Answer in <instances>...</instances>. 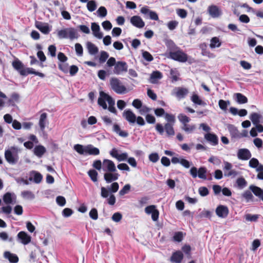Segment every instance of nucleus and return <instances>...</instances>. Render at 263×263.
<instances>
[{
  "label": "nucleus",
  "instance_id": "obj_59",
  "mask_svg": "<svg viewBox=\"0 0 263 263\" xmlns=\"http://www.w3.org/2000/svg\"><path fill=\"white\" fill-rule=\"evenodd\" d=\"M75 49L76 53L78 55L81 56L83 53V49L82 45L79 43H76L75 44Z\"/></svg>",
  "mask_w": 263,
  "mask_h": 263
},
{
  "label": "nucleus",
  "instance_id": "obj_62",
  "mask_svg": "<svg viewBox=\"0 0 263 263\" xmlns=\"http://www.w3.org/2000/svg\"><path fill=\"white\" fill-rule=\"evenodd\" d=\"M57 203L61 206H64L66 204V199L63 196H58L56 198Z\"/></svg>",
  "mask_w": 263,
  "mask_h": 263
},
{
  "label": "nucleus",
  "instance_id": "obj_20",
  "mask_svg": "<svg viewBox=\"0 0 263 263\" xmlns=\"http://www.w3.org/2000/svg\"><path fill=\"white\" fill-rule=\"evenodd\" d=\"M204 138L213 145H216L218 143V139L217 136L212 133H207L204 135Z\"/></svg>",
  "mask_w": 263,
  "mask_h": 263
},
{
  "label": "nucleus",
  "instance_id": "obj_42",
  "mask_svg": "<svg viewBox=\"0 0 263 263\" xmlns=\"http://www.w3.org/2000/svg\"><path fill=\"white\" fill-rule=\"evenodd\" d=\"M242 196L247 201H253L254 198L252 193L249 190L245 191L242 194Z\"/></svg>",
  "mask_w": 263,
  "mask_h": 263
},
{
  "label": "nucleus",
  "instance_id": "obj_38",
  "mask_svg": "<svg viewBox=\"0 0 263 263\" xmlns=\"http://www.w3.org/2000/svg\"><path fill=\"white\" fill-rule=\"evenodd\" d=\"M236 183L238 187L240 189H243L247 184L246 180L243 177L238 178L236 180Z\"/></svg>",
  "mask_w": 263,
  "mask_h": 263
},
{
  "label": "nucleus",
  "instance_id": "obj_13",
  "mask_svg": "<svg viewBox=\"0 0 263 263\" xmlns=\"http://www.w3.org/2000/svg\"><path fill=\"white\" fill-rule=\"evenodd\" d=\"M215 212L219 217L226 218L228 215L229 209L227 206L219 205L216 208Z\"/></svg>",
  "mask_w": 263,
  "mask_h": 263
},
{
  "label": "nucleus",
  "instance_id": "obj_43",
  "mask_svg": "<svg viewBox=\"0 0 263 263\" xmlns=\"http://www.w3.org/2000/svg\"><path fill=\"white\" fill-rule=\"evenodd\" d=\"M74 150L81 155H85V146L81 144H76L74 146Z\"/></svg>",
  "mask_w": 263,
  "mask_h": 263
},
{
  "label": "nucleus",
  "instance_id": "obj_46",
  "mask_svg": "<svg viewBox=\"0 0 263 263\" xmlns=\"http://www.w3.org/2000/svg\"><path fill=\"white\" fill-rule=\"evenodd\" d=\"M87 8L90 12L95 11L97 8V4L95 1H89L87 4Z\"/></svg>",
  "mask_w": 263,
  "mask_h": 263
},
{
  "label": "nucleus",
  "instance_id": "obj_21",
  "mask_svg": "<svg viewBox=\"0 0 263 263\" xmlns=\"http://www.w3.org/2000/svg\"><path fill=\"white\" fill-rule=\"evenodd\" d=\"M100 154L99 148L94 147L93 145L89 144L85 146V155L96 156Z\"/></svg>",
  "mask_w": 263,
  "mask_h": 263
},
{
  "label": "nucleus",
  "instance_id": "obj_11",
  "mask_svg": "<svg viewBox=\"0 0 263 263\" xmlns=\"http://www.w3.org/2000/svg\"><path fill=\"white\" fill-rule=\"evenodd\" d=\"M102 169L104 171L112 172L115 171V165L113 161L105 159L102 163Z\"/></svg>",
  "mask_w": 263,
  "mask_h": 263
},
{
  "label": "nucleus",
  "instance_id": "obj_15",
  "mask_svg": "<svg viewBox=\"0 0 263 263\" xmlns=\"http://www.w3.org/2000/svg\"><path fill=\"white\" fill-rule=\"evenodd\" d=\"M130 22L134 26L139 28H142L145 25V23L142 19L137 15L132 16L130 18Z\"/></svg>",
  "mask_w": 263,
  "mask_h": 263
},
{
  "label": "nucleus",
  "instance_id": "obj_63",
  "mask_svg": "<svg viewBox=\"0 0 263 263\" xmlns=\"http://www.w3.org/2000/svg\"><path fill=\"white\" fill-rule=\"evenodd\" d=\"M73 213V211L70 208H65L62 211L63 216L65 217H68L71 216Z\"/></svg>",
  "mask_w": 263,
  "mask_h": 263
},
{
  "label": "nucleus",
  "instance_id": "obj_64",
  "mask_svg": "<svg viewBox=\"0 0 263 263\" xmlns=\"http://www.w3.org/2000/svg\"><path fill=\"white\" fill-rule=\"evenodd\" d=\"M69 71L70 74L71 76H73L78 72L79 68L76 65H72L70 67Z\"/></svg>",
  "mask_w": 263,
  "mask_h": 263
},
{
  "label": "nucleus",
  "instance_id": "obj_5",
  "mask_svg": "<svg viewBox=\"0 0 263 263\" xmlns=\"http://www.w3.org/2000/svg\"><path fill=\"white\" fill-rule=\"evenodd\" d=\"M173 123H166L164 126L160 123H157L155 126L156 131L161 135L165 132L167 137H172L175 135V130Z\"/></svg>",
  "mask_w": 263,
  "mask_h": 263
},
{
  "label": "nucleus",
  "instance_id": "obj_56",
  "mask_svg": "<svg viewBox=\"0 0 263 263\" xmlns=\"http://www.w3.org/2000/svg\"><path fill=\"white\" fill-rule=\"evenodd\" d=\"M127 158V154L126 153H122L119 154L116 150V159L119 161H125Z\"/></svg>",
  "mask_w": 263,
  "mask_h": 263
},
{
  "label": "nucleus",
  "instance_id": "obj_57",
  "mask_svg": "<svg viewBox=\"0 0 263 263\" xmlns=\"http://www.w3.org/2000/svg\"><path fill=\"white\" fill-rule=\"evenodd\" d=\"M143 58L148 62H151L153 60L154 58L152 55L148 51H144L142 53Z\"/></svg>",
  "mask_w": 263,
  "mask_h": 263
},
{
  "label": "nucleus",
  "instance_id": "obj_50",
  "mask_svg": "<svg viewBox=\"0 0 263 263\" xmlns=\"http://www.w3.org/2000/svg\"><path fill=\"white\" fill-rule=\"evenodd\" d=\"M164 116L165 119L167 121V123H173V124L174 125L176 120L175 117L174 115L166 113Z\"/></svg>",
  "mask_w": 263,
  "mask_h": 263
},
{
  "label": "nucleus",
  "instance_id": "obj_22",
  "mask_svg": "<svg viewBox=\"0 0 263 263\" xmlns=\"http://www.w3.org/2000/svg\"><path fill=\"white\" fill-rule=\"evenodd\" d=\"M47 122V114L46 112H43L40 116L39 122L40 128L42 131L44 130L46 126V124Z\"/></svg>",
  "mask_w": 263,
  "mask_h": 263
},
{
  "label": "nucleus",
  "instance_id": "obj_10",
  "mask_svg": "<svg viewBox=\"0 0 263 263\" xmlns=\"http://www.w3.org/2000/svg\"><path fill=\"white\" fill-rule=\"evenodd\" d=\"M183 254L181 251H176L172 253L170 260L172 263H181L183 259Z\"/></svg>",
  "mask_w": 263,
  "mask_h": 263
},
{
  "label": "nucleus",
  "instance_id": "obj_16",
  "mask_svg": "<svg viewBox=\"0 0 263 263\" xmlns=\"http://www.w3.org/2000/svg\"><path fill=\"white\" fill-rule=\"evenodd\" d=\"M123 117L129 123H135L136 120L135 114L130 109L125 110L123 113Z\"/></svg>",
  "mask_w": 263,
  "mask_h": 263
},
{
  "label": "nucleus",
  "instance_id": "obj_58",
  "mask_svg": "<svg viewBox=\"0 0 263 263\" xmlns=\"http://www.w3.org/2000/svg\"><path fill=\"white\" fill-rule=\"evenodd\" d=\"M109 55L108 54L104 51H102L101 52L100 57L99 58V61L100 63H104L105 62L107 58H108Z\"/></svg>",
  "mask_w": 263,
  "mask_h": 263
},
{
  "label": "nucleus",
  "instance_id": "obj_47",
  "mask_svg": "<svg viewBox=\"0 0 263 263\" xmlns=\"http://www.w3.org/2000/svg\"><path fill=\"white\" fill-rule=\"evenodd\" d=\"M107 10L104 6H101L98 9L97 13L100 17H104L107 15Z\"/></svg>",
  "mask_w": 263,
  "mask_h": 263
},
{
  "label": "nucleus",
  "instance_id": "obj_14",
  "mask_svg": "<svg viewBox=\"0 0 263 263\" xmlns=\"http://www.w3.org/2000/svg\"><path fill=\"white\" fill-rule=\"evenodd\" d=\"M17 237L18 239H19L23 245H27L31 241V236H29L26 232H20L17 234Z\"/></svg>",
  "mask_w": 263,
  "mask_h": 263
},
{
  "label": "nucleus",
  "instance_id": "obj_24",
  "mask_svg": "<svg viewBox=\"0 0 263 263\" xmlns=\"http://www.w3.org/2000/svg\"><path fill=\"white\" fill-rule=\"evenodd\" d=\"M4 256L11 262L16 263L18 261V256L16 254L11 253L10 252H5L4 253Z\"/></svg>",
  "mask_w": 263,
  "mask_h": 263
},
{
  "label": "nucleus",
  "instance_id": "obj_55",
  "mask_svg": "<svg viewBox=\"0 0 263 263\" xmlns=\"http://www.w3.org/2000/svg\"><path fill=\"white\" fill-rule=\"evenodd\" d=\"M209 161L213 164L219 165L221 164V161L220 159L217 157L212 156L209 159Z\"/></svg>",
  "mask_w": 263,
  "mask_h": 263
},
{
  "label": "nucleus",
  "instance_id": "obj_53",
  "mask_svg": "<svg viewBox=\"0 0 263 263\" xmlns=\"http://www.w3.org/2000/svg\"><path fill=\"white\" fill-rule=\"evenodd\" d=\"M58 67L60 70L64 73H66L68 72L69 67L67 63H60L58 64Z\"/></svg>",
  "mask_w": 263,
  "mask_h": 263
},
{
  "label": "nucleus",
  "instance_id": "obj_49",
  "mask_svg": "<svg viewBox=\"0 0 263 263\" xmlns=\"http://www.w3.org/2000/svg\"><path fill=\"white\" fill-rule=\"evenodd\" d=\"M173 239L174 241L180 242L183 239V233L182 232H177L175 233L173 237Z\"/></svg>",
  "mask_w": 263,
  "mask_h": 263
},
{
  "label": "nucleus",
  "instance_id": "obj_18",
  "mask_svg": "<svg viewBox=\"0 0 263 263\" xmlns=\"http://www.w3.org/2000/svg\"><path fill=\"white\" fill-rule=\"evenodd\" d=\"M189 93V90L184 87H177L175 89L174 95L179 99L184 98Z\"/></svg>",
  "mask_w": 263,
  "mask_h": 263
},
{
  "label": "nucleus",
  "instance_id": "obj_2",
  "mask_svg": "<svg viewBox=\"0 0 263 263\" xmlns=\"http://www.w3.org/2000/svg\"><path fill=\"white\" fill-rule=\"evenodd\" d=\"M12 65L13 67L22 76H27L29 74H33L41 78L45 77L44 73L36 71L32 68H25L22 62L17 59L12 62Z\"/></svg>",
  "mask_w": 263,
  "mask_h": 263
},
{
  "label": "nucleus",
  "instance_id": "obj_23",
  "mask_svg": "<svg viewBox=\"0 0 263 263\" xmlns=\"http://www.w3.org/2000/svg\"><path fill=\"white\" fill-rule=\"evenodd\" d=\"M127 92L126 87L116 79V93L124 94Z\"/></svg>",
  "mask_w": 263,
  "mask_h": 263
},
{
  "label": "nucleus",
  "instance_id": "obj_36",
  "mask_svg": "<svg viewBox=\"0 0 263 263\" xmlns=\"http://www.w3.org/2000/svg\"><path fill=\"white\" fill-rule=\"evenodd\" d=\"M58 36L60 39H69L71 40L78 37V34H58Z\"/></svg>",
  "mask_w": 263,
  "mask_h": 263
},
{
  "label": "nucleus",
  "instance_id": "obj_7",
  "mask_svg": "<svg viewBox=\"0 0 263 263\" xmlns=\"http://www.w3.org/2000/svg\"><path fill=\"white\" fill-rule=\"evenodd\" d=\"M140 12L145 15V17L152 20L157 21L159 18L157 14L155 12L150 10L147 7H142Z\"/></svg>",
  "mask_w": 263,
  "mask_h": 263
},
{
  "label": "nucleus",
  "instance_id": "obj_40",
  "mask_svg": "<svg viewBox=\"0 0 263 263\" xmlns=\"http://www.w3.org/2000/svg\"><path fill=\"white\" fill-rule=\"evenodd\" d=\"M230 104V102L228 101H224L223 100H220L218 102V105L220 108L223 110H226L227 109L228 106Z\"/></svg>",
  "mask_w": 263,
  "mask_h": 263
},
{
  "label": "nucleus",
  "instance_id": "obj_8",
  "mask_svg": "<svg viewBox=\"0 0 263 263\" xmlns=\"http://www.w3.org/2000/svg\"><path fill=\"white\" fill-rule=\"evenodd\" d=\"M35 25L42 33H49L51 31L52 26L47 23L36 21Z\"/></svg>",
  "mask_w": 263,
  "mask_h": 263
},
{
  "label": "nucleus",
  "instance_id": "obj_3",
  "mask_svg": "<svg viewBox=\"0 0 263 263\" xmlns=\"http://www.w3.org/2000/svg\"><path fill=\"white\" fill-rule=\"evenodd\" d=\"M106 101L108 103V109L109 111L112 113H115V107H114L115 102L112 98L103 91H100L98 104L104 109L107 108Z\"/></svg>",
  "mask_w": 263,
  "mask_h": 263
},
{
  "label": "nucleus",
  "instance_id": "obj_26",
  "mask_svg": "<svg viewBox=\"0 0 263 263\" xmlns=\"http://www.w3.org/2000/svg\"><path fill=\"white\" fill-rule=\"evenodd\" d=\"M196 128L195 124H189L188 123L183 124L181 126L182 130L187 134L193 133Z\"/></svg>",
  "mask_w": 263,
  "mask_h": 263
},
{
  "label": "nucleus",
  "instance_id": "obj_45",
  "mask_svg": "<svg viewBox=\"0 0 263 263\" xmlns=\"http://www.w3.org/2000/svg\"><path fill=\"white\" fill-rule=\"evenodd\" d=\"M104 179L108 183H110L115 180V175L109 173H106L104 174Z\"/></svg>",
  "mask_w": 263,
  "mask_h": 263
},
{
  "label": "nucleus",
  "instance_id": "obj_34",
  "mask_svg": "<svg viewBox=\"0 0 263 263\" xmlns=\"http://www.w3.org/2000/svg\"><path fill=\"white\" fill-rule=\"evenodd\" d=\"M162 78V74L159 71H154L151 74L150 79L152 83H154L156 79H160Z\"/></svg>",
  "mask_w": 263,
  "mask_h": 263
},
{
  "label": "nucleus",
  "instance_id": "obj_28",
  "mask_svg": "<svg viewBox=\"0 0 263 263\" xmlns=\"http://www.w3.org/2000/svg\"><path fill=\"white\" fill-rule=\"evenodd\" d=\"M249 189L253 193L255 196L258 197L259 198H260L263 194V190H262L259 187L253 185H251L249 186Z\"/></svg>",
  "mask_w": 263,
  "mask_h": 263
},
{
  "label": "nucleus",
  "instance_id": "obj_6",
  "mask_svg": "<svg viewBox=\"0 0 263 263\" xmlns=\"http://www.w3.org/2000/svg\"><path fill=\"white\" fill-rule=\"evenodd\" d=\"M208 12L213 18H218L222 14L221 10L217 6L214 5H211L208 7Z\"/></svg>",
  "mask_w": 263,
  "mask_h": 263
},
{
  "label": "nucleus",
  "instance_id": "obj_1",
  "mask_svg": "<svg viewBox=\"0 0 263 263\" xmlns=\"http://www.w3.org/2000/svg\"><path fill=\"white\" fill-rule=\"evenodd\" d=\"M166 54L168 58L181 63L186 62L188 59L187 54L175 45L169 47Z\"/></svg>",
  "mask_w": 263,
  "mask_h": 263
},
{
  "label": "nucleus",
  "instance_id": "obj_41",
  "mask_svg": "<svg viewBox=\"0 0 263 263\" xmlns=\"http://www.w3.org/2000/svg\"><path fill=\"white\" fill-rule=\"evenodd\" d=\"M206 169L205 167H200L198 170V174L197 176L199 178L206 179Z\"/></svg>",
  "mask_w": 263,
  "mask_h": 263
},
{
  "label": "nucleus",
  "instance_id": "obj_17",
  "mask_svg": "<svg viewBox=\"0 0 263 263\" xmlns=\"http://www.w3.org/2000/svg\"><path fill=\"white\" fill-rule=\"evenodd\" d=\"M128 65L125 62H116V74H122L127 71Z\"/></svg>",
  "mask_w": 263,
  "mask_h": 263
},
{
  "label": "nucleus",
  "instance_id": "obj_4",
  "mask_svg": "<svg viewBox=\"0 0 263 263\" xmlns=\"http://www.w3.org/2000/svg\"><path fill=\"white\" fill-rule=\"evenodd\" d=\"M101 190V195L102 197L107 198L110 195L109 197L107 199V203L109 205H114L115 203V196L112 193H115V182L112 183L110 186L106 188L102 187Z\"/></svg>",
  "mask_w": 263,
  "mask_h": 263
},
{
  "label": "nucleus",
  "instance_id": "obj_44",
  "mask_svg": "<svg viewBox=\"0 0 263 263\" xmlns=\"http://www.w3.org/2000/svg\"><path fill=\"white\" fill-rule=\"evenodd\" d=\"M181 250L187 255L188 258L191 257V248L189 245H184L182 247Z\"/></svg>",
  "mask_w": 263,
  "mask_h": 263
},
{
  "label": "nucleus",
  "instance_id": "obj_51",
  "mask_svg": "<svg viewBox=\"0 0 263 263\" xmlns=\"http://www.w3.org/2000/svg\"><path fill=\"white\" fill-rule=\"evenodd\" d=\"M199 194L201 196H206L209 194V191L206 187L201 186L198 189Z\"/></svg>",
  "mask_w": 263,
  "mask_h": 263
},
{
  "label": "nucleus",
  "instance_id": "obj_35",
  "mask_svg": "<svg viewBox=\"0 0 263 263\" xmlns=\"http://www.w3.org/2000/svg\"><path fill=\"white\" fill-rule=\"evenodd\" d=\"M192 101L197 105H205V103L202 101L196 94H194L191 97Z\"/></svg>",
  "mask_w": 263,
  "mask_h": 263
},
{
  "label": "nucleus",
  "instance_id": "obj_12",
  "mask_svg": "<svg viewBox=\"0 0 263 263\" xmlns=\"http://www.w3.org/2000/svg\"><path fill=\"white\" fill-rule=\"evenodd\" d=\"M251 156V152L247 148L239 149L237 153V157L240 160H247L250 159Z\"/></svg>",
  "mask_w": 263,
  "mask_h": 263
},
{
  "label": "nucleus",
  "instance_id": "obj_29",
  "mask_svg": "<svg viewBox=\"0 0 263 263\" xmlns=\"http://www.w3.org/2000/svg\"><path fill=\"white\" fill-rule=\"evenodd\" d=\"M221 45V42L218 37H213L211 39L210 44V47L214 49L219 47Z\"/></svg>",
  "mask_w": 263,
  "mask_h": 263
},
{
  "label": "nucleus",
  "instance_id": "obj_31",
  "mask_svg": "<svg viewBox=\"0 0 263 263\" xmlns=\"http://www.w3.org/2000/svg\"><path fill=\"white\" fill-rule=\"evenodd\" d=\"M87 47L89 53L90 54H95L98 52V48L97 46H95V44H92L91 42H88L87 44Z\"/></svg>",
  "mask_w": 263,
  "mask_h": 263
},
{
  "label": "nucleus",
  "instance_id": "obj_32",
  "mask_svg": "<svg viewBox=\"0 0 263 263\" xmlns=\"http://www.w3.org/2000/svg\"><path fill=\"white\" fill-rule=\"evenodd\" d=\"M261 116L256 112L252 113L250 117V119L252 122L253 124H257L260 122V119Z\"/></svg>",
  "mask_w": 263,
  "mask_h": 263
},
{
  "label": "nucleus",
  "instance_id": "obj_54",
  "mask_svg": "<svg viewBox=\"0 0 263 263\" xmlns=\"http://www.w3.org/2000/svg\"><path fill=\"white\" fill-rule=\"evenodd\" d=\"M22 196L23 198H27L30 199H33L34 198V195L32 192L29 191H24L22 192Z\"/></svg>",
  "mask_w": 263,
  "mask_h": 263
},
{
  "label": "nucleus",
  "instance_id": "obj_9",
  "mask_svg": "<svg viewBox=\"0 0 263 263\" xmlns=\"http://www.w3.org/2000/svg\"><path fill=\"white\" fill-rule=\"evenodd\" d=\"M224 166L223 169L224 171L225 176L229 177L231 176H235L237 175V172L234 170H232L233 166L231 163L227 161H224Z\"/></svg>",
  "mask_w": 263,
  "mask_h": 263
},
{
  "label": "nucleus",
  "instance_id": "obj_30",
  "mask_svg": "<svg viewBox=\"0 0 263 263\" xmlns=\"http://www.w3.org/2000/svg\"><path fill=\"white\" fill-rule=\"evenodd\" d=\"M235 96H236V101L239 104H245L248 102L247 98L242 93H236Z\"/></svg>",
  "mask_w": 263,
  "mask_h": 263
},
{
  "label": "nucleus",
  "instance_id": "obj_61",
  "mask_svg": "<svg viewBox=\"0 0 263 263\" xmlns=\"http://www.w3.org/2000/svg\"><path fill=\"white\" fill-rule=\"evenodd\" d=\"M89 216L93 220H97L98 218V211L96 209H92L89 212Z\"/></svg>",
  "mask_w": 263,
  "mask_h": 263
},
{
  "label": "nucleus",
  "instance_id": "obj_60",
  "mask_svg": "<svg viewBox=\"0 0 263 263\" xmlns=\"http://www.w3.org/2000/svg\"><path fill=\"white\" fill-rule=\"evenodd\" d=\"M130 186L129 184H126L124 187L120 191L119 194L120 195L122 196L127 194L130 190Z\"/></svg>",
  "mask_w": 263,
  "mask_h": 263
},
{
  "label": "nucleus",
  "instance_id": "obj_19",
  "mask_svg": "<svg viewBox=\"0 0 263 263\" xmlns=\"http://www.w3.org/2000/svg\"><path fill=\"white\" fill-rule=\"evenodd\" d=\"M228 129L231 136L233 138H240L241 137H246V135H242L241 134L239 133L237 128L234 125H230L228 127Z\"/></svg>",
  "mask_w": 263,
  "mask_h": 263
},
{
  "label": "nucleus",
  "instance_id": "obj_37",
  "mask_svg": "<svg viewBox=\"0 0 263 263\" xmlns=\"http://www.w3.org/2000/svg\"><path fill=\"white\" fill-rule=\"evenodd\" d=\"M4 202L7 204H9L12 203V194L9 192L5 193L3 198Z\"/></svg>",
  "mask_w": 263,
  "mask_h": 263
},
{
  "label": "nucleus",
  "instance_id": "obj_48",
  "mask_svg": "<svg viewBox=\"0 0 263 263\" xmlns=\"http://www.w3.org/2000/svg\"><path fill=\"white\" fill-rule=\"evenodd\" d=\"M88 174L93 182L97 181L98 173L95 170H90L88 171Z\"/></svg>",
  "mask_w": 263,
  "mask_h": 263
},
{
  "label": "nucleus",
  "instance_id": "obj_27",
  "mask_svg": "<svg viewBox=\"0 0 263 263\" xmlns=\"http://www.w3.org/2000/svg\"><path fill=\"white\" fill-rule=\"evenodd\" d=\"M5 157L7 162L9 163L15 164L17 161L10 150H6L5 151Z\"/></svg>",
  "mask_w": 263,
  "mask_h": 263
},
{
  "label": "nucleus",
  "instance_id": "obj_25",
  "mask_svg": "<svg viewBox=\"0 0 263 263\" xmlns=\"http://www.w3.org/2000/svg\"><path fill=\"white\" fill-rule=\"evenodd\" d=\"M46 151L45 147L41 145L36 146L34 148V154L39 157H41L46 153Z\"/></svg>",
  "mask_w": 263,
  "mask_h": 263
},
{
  "label": "nucleus",
  "instance_id": "obj_33",
  "mask_svg": "<svg viewBox=\"0 0 263 263\" xmlns=\"http://www.w3.org/2000/svg\"><path fill=\"white\" fill-rule=\"evenodd\" d=\"M178 119L182 124V125L188 123L191 120V119L189 117L183 114H179L178 116Z\"/></svg>",
  "mask_w": 263,
  "mask_h": 263
},
{
  "label": "nucleus",
  "instance_id": "obj_39",
  "mask_svg": "<svg viewBox=\"0 0 263 263\" xmlns=\"http://www.w3.org/2000/svg\"><path fill=\"white\" fill-rule=\"evenodd\" d=\"M116 134L121 137L126 138L128 136V133L126 130H122L120 126L116 124Z\"/></svg>",
  "mask_w": 263,
  "mask_h": 263
},
{
  "label": "nucleus",
  "instance_id": "obj_52",
  "mask_svg": "<svg viewBox=\"0 0 263 263\" xmlns=\"http://www.w3.org/2000/svg\"><path fill=\"white\" fill-rule=\"evenodd\" d=\"M259 162L257 159L255 158H252V159H250L249 163V166L252 168H256L257 166L259 165Z\"/></svg>",
  "mask_w": 263,
  "mask_h": 263
}]
</instances>
